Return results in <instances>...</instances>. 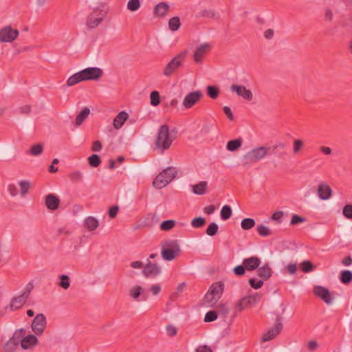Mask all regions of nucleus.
Here are the masks:
<instances>
[{"instance_id":"obj_1","label":"nucleus","mask_w":352,"mask_h":352,"mask_svg":"<svg viewBox=\"0 0 352 352\" xmlns=\"http://www.w3.org/2000/svg\"><path fill=\"white\" fill-rule=\"evenodd\" d=\"M286 144L281 142L275 143L271 147H267L265 146L255 147L243 156V160L245 161L244 165L256 163L268 155L270 154V153L276 154V151L278 149L284 150Z\"/></svg>"},{"instance_id":"obj_2","label":"nucleus","mask_w":352,"mask_h":352,"mask_svg":"<svg viewBox=\"0 0 352 352\" xmlns=\"http://www.w3.org/2000/svg\"><path fill=\"white\" fill-rule=\"evenodd\" d=\"M175 139V136L170 132L168 126L167 124H163L160 126L158 129L154 142L155 147L157 151L164 152L170 147Z\"/></svg>"},{"instance_id":"obj_3","label":"nucleus","mask_w":352,"mask_h":352,"mask_svg":"<svg viewBox=\"0 0 352 352\" xmlns=\"http://www.w3.org/2000/svg\"><path fill=\"white\" fill-rule=\"evenodd\" d=\"M177 171L175 168L170 166L163 170L155 178L153 184L154 187L161 189L168 184L176 177Z\"/></svg>"},{"instance_id":"obj_4","label":"nucleus","mask_w":352,"mask_h":352,"mask_svg":"<svg viewBox=\"0 0 352 352\" xmlns=\"http://www.w3.org/2000/svg\"><path fill=\"white\" fill-rule=\"evenodd\" d=\"M162 246V256L165 261H173L181 252L177 240L166 241Z\"/></svg>"},{"instance_id":"obj_5","label":"nucleus","mask_w":352,"mask_h":352,"mask_svg":"<svg viewBox=\"0 0 352 352\" xmlns=\"http://www.w3.org/2000/svg\"><path fill=\"white\" fill-rule=\"evenodd\" d=\"M186 54L187 51L184 50L175 56L164 67L163 74L166 77L173 75L181 67Z\"/></svg>"},{"instance_id":"obj_6","label":"nucleus","mask_w":352,"mask_h":352,"mask_svg":"<svg viewBox=\"0 0 352 352\" xmlns=\"http://www.w3.org/2000/svg\"><path fill=\"white\" fill-rule=\"evenodd\" d=\"M107 12L105 9L94 8L87 17V26L90 29L96 28L104 19Z\"/></svg>"},{"instance_id":"obj_7","label":"nucleus","mask_w":352,"mask_h":352,"mask_svg":"<svg viewBox=\"0 0 352 352\" xmlns=\"http://www.w3.org/2000/svg\"><path fill=\"white\" fill-rule=\"evenodd\" d=\"M261 298V295L256 293L254 295H250L241 298L236 304V307L239 311L252 307L257 304Z\"/></svg>"},{"instance_id":"obj_8","label":"nucleus","mask_w":352,"mask_h":352,"mask_svg":"<svg viewBox=\"0 0 352 352\" xmlns=\"http://www.w3.org/2000/svg\"><path fill=\"white\" fill-rule=\"evenodd\" d=\"M203 96L204 95L200 90L190 92L184 97L182 104L186 109H190L199 102Z\"/></svg>"},{"instance_id":"obj_9","label":"nucleus","mask_w":352,"mask_h":352,"mask_svg":"<svg viewBox=\"0 0 352 352\" xmlns=\"http://www.w3.org/2000/svg\"><path fill=\"white\" fill-rule=\"evenodd\" d=\"M46 318L44 314H37L32 323V329L34 333L39 336L43 334L46 327Z\"/></svg>"},{"instance_id":"obj_10","label":"nucleus","mask_w":352,"mask_h":352,"mask_svg":"<svg viewBox=\"0 0 352 352\" xmlns=\"http://www.w3.org/2000/svg\"><path fill=\"white\" fill-rule=\"evenodd\" d=\"M19 31L11 26H6L0 30V41L12 42L19 36Z\"/></svg>"},{"instance_id":"obj_11","label":"nucleus","mask_w":352,"mask_h":352,"mask_svg":"<svg viewBox=\"0 0 352 352\" xmlns=\"http://www.w3.org/2000/svg\"><path fill=\"white\" fill-rule=\"evenodd\" d=\"M282 329L283 324L280 322V317L277 316L276 318L275 325L263 334V342H267L273 340L280 333Z\"/></svg>"},{"instance_id":"obj_12","label":"nucleus","mask_w":352,"mask_h":352,"mask_svg":"<svg viewBox=\"0 0 352 352\" xmlns=\"http://www.w3.org/2000/svg\"><path fill=\"white\" fill-rule=\"evenodd\" d=\"M85 80H98L103 75V71L99 67H87L81 70Z\"/></svg>"},{"instance_id":"obj_13","label":"nucleus","mask_w":352,"mask_h":352,"mask_svg":"<svg viewBox=\"0 0 352 352\" xmlns=\"http://www.w3.org/2000/svg\"><path fill=\"white\" fill-rule=\"evenodd\" d=\"M230 90L232 92L236 93L237 96L242 97L245 100H252L253 98L252 91L243 85L233 84L230 86Z\"/></svg>"},{"instance_id":"obj_14","label":"nucleus","mask_w":352,"mask_h":352,"mask_svg":"<svg viewBox=\"0 0 352 352\" xmlns=\"http://www.w3.org/2000/svg\"><path fill=\"white\" fill-rule=\"evenodd\" d=\"M314 293L327 305L332 303L333 298L328 289L320 285L315 286L314 288Z\"/></svg>"},{"instance_id":"obj_15","label":"nucleus","mask_w":352,"mask_h":352,"mask_svg":"<svg viewBox=\"0 0 352 352\" xmlns=\"http://www.w3.org/2000/svg\"><path fill=\"white\" fill-rule=\"evenodd\" d=\"M210 45L204 43L197 46L193 54V58L195 63H201L204 56L210 51Z\"/></svg>"},{"instance_id":"obj_16","label":"nucleus","mask_w":352,"mask_h":352,"mask_svg":"<svg viewBox=\"0 0 352 352\" xmlns=\"http://www.w3.org/2000/svg\"><path fill=\"white\" fill-rule=\"evenodd\" d=\"M29 296L28 292H23L19 296L14 297L10 302V307L12 311H15L22 307L23 305L26 302Z\"/></svg>"},{"instance_id":"obj_17","label":"nucleus","mask_w":352,"mask_h":352,"mask_svg":"<svg viewBox=\"0 0 352 352\" xmlns=\"http://www.w3.org/2000/svg\"><path fill=\"white\" fill-rule=\"evenodd\" d=\"M161 269L160 266L157 264L152 263L151 262H148L142 270L143 274L146 278L156 276L159 275Z\"/></svg>"},{"instance_id":"obj_18","label":"nucleus","mask_w":352,"mask_h":352,"mask_svg":"<svg viewBox=\"0 0 352 352\" xmlns=\"http://www.w3.org/2000/svg\"><path fill=\"white\" fill-rule=\"evenodd\" d=\"M318 195L320 199L328 200L332 195V190L326 183L320 184L318 186Z\"/></svg>"},{"instance_id":"obj_19","label":"nucleus","mask_w":352,"mask_h":352,"mask_svg":"<svg viewBox=\"0 0 352 352\" xmlns=\"http://www.w3.org/2000/svg\"><path fill=\"white\" fill-rule=\"evenodd\" d=\"M129 116V113L125 111L119 112L113 120V128L116 130L120 129L128 120Z\"/></svg>"},{"instance_id":"obj_20","label":"nucleus","mask_w":352,"mask_h":352,"mask_svg":"<svg viewBox=\"0 0 352 352\" xmlns=\"http://www.w3.org/2000/svg\"><path fill=\"white\" fill-rule=\"evenodd\" d=\"M261 263V259L257 256H251L245 258L243 261V264L248 271H253L258 269Z\"/></svg>"},{"instance_id":"obj_21","label":"nucleus","mask_w":352,"mask_h":352,"mask_svg":"<svg viewBox=\"0 0 352 352\" xmlns=\"http://www.w3.org/2000/svg\"><path fill=\"white\" fill-rule=\"evenodd\" d=\"M60 204V199L54 194H49L45 197V206L51 210L58 209Z\"/></svg>"},{"instance_id":"obj_22","label":"nucleus","mask_w":352,"mask_h":352,"mask_svg":"<svg viewBox=\"0 0 352 352\" xmlns=\"http://www.w3.org/2000/svg\"><path fill=\"white\" fill-rule=\"evenodd\" d=\"M257 274L263 280H268L272 275V270L269 263H265L262 267H258Z\"/></svg>"},{"instance_id":"obj_23","label":"nucleus","mask_w":352,"mask_h":352,"mask_svg":"<svg viewBox=\"0 0 352 352\" xmlns=\"http://www.w3.org/2000/svg\"><path fill=\"white\" fill-rule=\"evenodd\" d=\"M38 342V339L34 335H28L23 338L21 341L22 349L26 350L31 346H35Z\"/></svg>"},{"instance_id":"obj_24","label":"nucleus","mask_w":352,"mask_h":352,"mask_svg":"<svg viewBox=\"0 0 352 352\" xmlns=\"http://www.w3.org/2000/svg\"><path fill=\"white\" fill-rule=\"evenodd\" d=\"M170 9L169 6L165 2L157 3L154 8V14L158 17H164Z\"/></svg>"},{"instance_id":"obj_25","label":"nucleus","mask_w":352,"mask_h":352,"mask_svg":"<svg viewBox=\"0 0 352 352\" xmlns=\"http://www.w3.org/2000/svg\"><path fill=\"white\" fill-rule=\"evenodd\" d=\"M223 288H224V284L223 283V282L219 281V282L213 283L210 287V289L208 291H210V292L214 294V296H216V298H220V297L223 293Z\"/></svg>"},{"instance_id":"obj_26","label":"nucleus","mask_w":352,"mask_h":352,"mask_svg":"<svg viewBox=\"0 0 352 352\" xmlns=\"http://www.w3.org/2000/svg\"><path fill=\"white\" fill-rule=\"evenodd\" d=\"M82 81H85V80L82 72L80 71L68 78L67 80V85L71 87Z\"/></svg>"},{"instance_id":"obj_27","label":"nucleus","mask_w":352,"mask_h":352,"mask_svg":"<svg viewBox=\"0 0 352 352\" xmlns=\"http://www.w3.org/2000/svg\"><path fill=\"white\" fill-rule=\"evenodd\" d=\"M99 226V221L94 217H88L85 219V226L89 231L95 230Z\"/></svg>"},{"instance_id":"obj_28","label":"nucleus","mask_w":352,"mask_h":352,"mask_svg":"<svg viewBox=\"0 0 352 352\" xmlns=\"http://www.w3.org/2000/svg\"><path fill=\"white\" fill-rule=\"evenodd\" d=\"M143 292L144 289L141 286L135 285L129 289V294L133 300L139 301V298L141 296Z\"/></svg>"},{"instance_id":"obj_29","label":"nucleus","mask_w":352,"mask_h":352,"mask_svg":"<svg viewBox=\"0 0 352 352\" xmlns=\"http://www.w3.org/2000/svg\"><path fill=\"white\" fill-rule=\"evenodd\" d=\"M242 142L243 141L241 138L228 141L226 145V148L229 151H236L241 146Z\"/></svg>"},{"instance_id":"obj_30","label":"nucleus","mask_w":352,"mask_h":352,"mask_svg":"<svg viewBox=\"0 0 352 352\" xmlns=\"http://www.w3.org/2000/svg\"><path fill=\"white\" fill-rule=\"evenodd\" d=\"M207 186V182L201 181L199 184L192 186V191L195 194L201 195L206 193Z\"/></svg>"},{"instance_id":"obj_31","label":"nucleus","mask_w":352,"mask_h":352,"mask_svg":"<svg viewBox=\"0 0 352 352\" xmlns=\"http://www.w3.org/2000/svg\"><path fill=\"white\" fill-rule=\"evenodd\" d=\"M90 110L88 107H85L76 116V125L80 126L89 115Z\"/></svg>"},{"instance_id":"obj_32","label":"nucleus","mask_w":352,"mask_h":352,"mask_svg":"<svg viewBox=\"0 0 352 352\" xmlns=\"http://www.w3.org/2000/svg\"><path fill=\"white\" fill-rule=\"evenodd\" d=\"M340 279L342 283L348 285L352 281V272L344 270L340 273Z\"/></svg>"},{"instance_id":"obj_33","label":"nucleus","mask_w":352,"mask_h":352,"mask_svg":"<svg viewBox=\"0 0 352 352\" xmlns=\"http://www.w3.org/2000/svg\"><path fill=\"white\" fill-rule=\"evenodd\" d=\"M219 299V298H216V296L210 291H208L204 296L205 303L209 307H212L216 304Z\"/></svg>"},{"instance_id":"obj_34","label":"nucleus","mask_w":352,"mask_h":352,"mask_svg":"<svg viewBox=\"0 0 352 352\" xmlns=\"http://www.w3.org/2000/svg\"><path fill=\"white\" fill-rule=\"evenodd\" d=\"M181 26L180 19L178 16L171 18L168 21V28L173 31H177Z\"/></svg>"},{"instance_id":"obj_35","label":"nucleus","mask_w":352,"mask_h":352,"mask_svg":"<svg viewBox=\"0 0 352 352\" xmlns=\"http://www.w3.org/2000/svg\"><path fill=\"white\" fill-rule=\"evenodd\" d=\"M232 208L230 206L228 205L223 206L220 212L221 218L223 220H227L230 219L232 216Z\"/></svg>"},{"instance_id":"obj_36","label":"nucleus","mask_w":352,"mask_h":352,"mask_svg":"<svg viewBox=\"0 0 352 352\" xmlns=\"http://www.w3.org/2000/svg\"><path fill=\"white\" fill-rule=\"evenodd\" d=\"M60 281L58 283V285L64 289H67L70 287V278L69 276L62 274L59 276Z\"/></svg>"},{"instance_id":"obj_37","label":"nucleus","mask_w":352,"mask_h":352,"mask_svg":"<svg viewBox=\"0 0 352 352\" xmlns=\"http://www.w3.org/2000/svg\"><path fill=\"white\" fill-rule=\"evenodd\" d=\"M256 224L254 219L252 218H245L241 221V226L243 230H248L252 228Z\"/></svg>"},{"instance_id":"obj_38","label":"nucleus","mask_w":352,"mask_h":352,"mask_svg":"<svg viewBox=\"0 0 352 352\" xmlns=\"http://www.w3.org/2000/svg\"><path fill=\"white\" fill-rule=\"evenodd\" d=\"M175 220H166L161 223L160 229L163 231H169L175 227Z\"/></svg>"},{"instance_id":"obj_39","label":"nucleus","mask_w":352,"mask_h":352,"mask_svg":"<svg viewBox=\"0 0 352 352\" xmlns=\"http://www.w3.org/2000/svg\"><path fill=\"white\" fill-rule=\"evenodd\" d=\"M126 8L131 12L137 11L140 8V0H129Z\"/></svg>"},{"instance_id":"obj_40","label":"nucleus","mask_w":352,"mask_h":352,"mask_svg":"<svg viewBox=\"0 0 352 352\" xmlns=\"http://www.w3.org/2000/svg\"><path fill=\"white\" fill-rule=\"evenodd\" d=\"M88 162L91 166L96 168L100 164L101 160L99 155L97 154H93L88 157Z\"/></svg>"},{"instance_id":"obj_41","label":"nucleus","mask_w":352,"mask_h":352,"mask_svg":"<svg viewBox=\"0 0 352 352\" xmlns=\"http://www.w3.org/2000/svg\"><path fill=\"white\" fill-rule=\"evenodd\" d=\"M219 94V90L217 87L211 85L207 87V94L210 98L216 99Z\"/></svg>"},{"instance_id":"obj_42","label":"nucleus","mask_w":352,"mask_h":352,"mask_svg":"<svg viewBox=\"0 0 352 352\" xmlns=\"http://www.w3.org/2000/svg\"><path fill=\"white\" fill-rule=\"evenodd\" d=\"M257 232L261 236H268L272 234L270 229L264 225L258 226Z\"/></svg>"},{"instance_id":"obj_43","label":"nucleus","mask_w":352,"mask_h":352,"mask_svg":"<svg viewBox=\"0 0 352 352\" xmlns=\"http://www.w3.org/2000/svg\"><path fill=\"white\" fill-rule=\"evenodd\" d=\"M218 229H219L218 225L216 223L212 222V223H210L209 226H208V228L206 230V233L208 236H212L217 233Z\"/></svg>"},{"instance_id":"obj_44","label":"nucleus","mask_w":352,"mask_h":352,"mask_svg":"<svg viewBox=\"0 0 352 352\" xmlns=\"http://www.w3.org/2000/svg\"><path fill=\"white\" fill-rule=\"evenodd\" d=\"M314 265L309 261H304L300 263V269L303 272L308 273L314 270Z\"/></svg>"},{"instance_id":"obj_45","label":"nucleus","mask_w":352,"mask_h":352,"mask_svg":"<svg viewBox=\"0 0 352 352\" xmlns=\"http://www.w3.org/2000/svg\"><path fill=\"white\" fill-rule=\"evenodd\" d=\"M151 104L153 106H157L160 103V94L157 91H153L150 95Z\"/></svg>"},{"instance_id":"obj_46","label":"nucleus","mask_w":352,"mask_h":352,"mask_svg":"<svg viewBox=\"0 0 352 352\" xmlns=\"http://www.w3.org/2000/svg\"><path fill=\"white\" fill-rule=\"evenodd\" d=\"M43 147L42 144H34L31 147L30 153L32 154V155L36 156V155L41 154L43 153Z\"/></svg>"},{"instance_id":"obj_47","label":"nucleus","mask_w":352,"mask_h":352,"mask_svg":"<svg viewBox=\"0 0 352 352\" xmlns=\"http://www.w3.org/2000/svg\"><path fill=\"white\" fill-rule=\"evenodd\" d=\"M206 223V220L204 217H196L195 218L192 222L191 226L194 228H201L204 226Z\"/></svg>"},{"instance_id":"obj_48","label":"nucleus","mask_w":352,"mask_h":352,"mask_svg":"<svg viewBox=\"0 0 352 352\" xmlns=\"http://www.w3.org/2000/svg\"><path fill=\"white\" fill-rule=\"evenodd\" d=\"M217 318V312L216 311H210L206 313L204 318V321L210 322L214 321Z\"/></svg>"},{"instance_id":"obj_49","label":"nucleus","mask_w":352,"mask_h":352,"mask_svg":"<svg viewBox=\"0 0 352 352\" xmlns=\"http://www.w3.org/2000/svg\"><path fill=\"white\" fill-rule=\"evenodd\" d=\"M304 144L301 140L296 139L294 140L293 142V153L294 154H296L300 151V150L302 148Z\"/></svg>"},{"instance_id":"obj_50","label":"nucleus","mask_w":352,"mask_h":352,"mask_svg":"<svg viewBox=\"0 0 352 352\" xmlns=\"http://www.w3.org/2000/svg\"><path fill=\"white\" fill-rule=\"evenodd\" d=\"M217 315H220L226 318L229 313V309L226 305L221 304L217 307Z\"/></svg>"},{"instance_id":"obj_51","label":"nucleus","mask_w":352,"mask_h":352,"mask_svg":"<svg viewBox=\"0 0 352 352\" xmlns=\"http://www.w3.org/2000/svg\"><path fill=\"white\" fill-rule=\"evenodd\" d=\"M342 214L347 219H352V204L346 205L343 208Z\"/></svg>"},{"instance_id":"obj_52","label":"nucleus","mask_w":352,"mask_h":352,"mask_svg":"<svg viewBox=\"0 0 352 352\" xmlns=\"http://www.w3.org/2000/svg\"><path fill=\"white\" fill-rule=\"evenodd\" d=\"M306 221L305 218L300 217L298 214H293L290 223L292 225H296L300 223H304Z\"/></svg>"},{"instance_id":"obj_53","label":"nucleus","mask_w":352,"mask_h":352,"mask_svg":"<svg viewBox=\"0 0 352 352\" xmlns=\"http://www.w3.org/2000/svg\"><path fill=\"white\" fill-rule=\"evenodd\" d=\"M245 270H246V268H245V265L243 264V265L236 266L233 269V272H234V274L236 276H243L245 273Z\"/></svg>"},{"instance_id":"obj_54","label":"nucleus","mask_w":352,"mask_h":352,"mask_svg":"<svg viewBox=\"0 0 352 352\" xmlns=\"http://www.w3.org/2000/svg\"><path fill=\"white\" fill-rule=\"evenodd\" d=\"M19 186L21 188V193L24 195L27 193L30 188V183L26 181H21L19 182Z\"/></svg>"},{"instance_id":"obj_55","label":"nucleus","mask_w":352,"mask_h":352,"mask_svg":"<svg viewBox=\"0 0 352 352\" xmlns=\"http://www.w3.org/2000/svg\"><path fill=\"white\" fill-rule=\"evenodd\" d=\"M249 283L251 287L255 289L261 288L263 285V280H258L256 281L254 278H250Z\"/></svg>"},{"instance_id":"obj_56","label":"nucleus","mask_w":352,"mask_h":352,"mask_svg":"<svg viewBox=\"0 0 352 352\" xmlns=\"http://www.w3.org/2000/svg\"><path fill=\"white\" fill-rule=\"evenodd\" d=\"M166 330L167 334L170 337L175 336L177 333V329L176 328V327L171 324L167 325L166 327Z\"/></svg>"},{"instance_id":"obj_57","label":"nucleus","mask_w":352,"mask_h":352,"mask_svg":"<svg viewBox=\"0 0 352 352\" xmlns=\"http://www.w3.org/2000/svg\"><path fill=\"white\" fill-rule=\"evenodd\" d=\"M70 179L72 181L80 182L82 179V174L80 171H75L70 175Z\"/></svg>"},{"instance_id":"obj_58","label":"nucleus","mask_w":352,"mask_h":352,"mask_svg":"<svg viewBox=\"0 0 352 352\" xmlns=\"http://www.w3.org/2000/svg\"><path fill=\"white\" fill-rule=\"evenodd\" d=\"M318 348V343L316 340H311L307 344V349L309 351H314Z\"/></svg>"},{"instance_id":"obj_59","label":"nucleus","mask_w":352,"mask_h":352,"mask_svg":"<svg viewBox=\"0 0 352 352\" xmlns=\"http://www.w3.org/2000/svg\"><path fill=\"white\" fill-rule=\"evenodd\" d=\"M118 210H119V207L118 206H111L109 208V217L111 219L116 217L117 215V213L118 212Z\"/></svg>"},{"instance_id":"obj_60","label":"nucleus","mask_w":352,"mask_h":352,"mask_svg":"<svg viewBox=\"0 0 352 352\" xmlns=\"http://www.w3.org/2000/svg\"><path fill=\"white\" fill-rule=\"evenodd\" d=\"M102 148V143L98 141H94L92 144L91 150L95 152L100 151Z\"/></svg>"},{"instance_id":"obj_61","label":"nucleus","mask_w":352,"mask_h":352,"mask_svg":"<svg viewBox=\"0 0 352 352\" xmlns=\"http://www.w3.org/2000/svg\"><path fill=\"white\" fill-rule=\"evenodd\" d=\"M20 113L28 115L31 112V106L28 104L23 105L19 108Z\"/></svg>"},{"instance_id":"obj_62","label":"nucleus","mask_w":352,"mask_h":352,"mask_svg":"<svg viewBox=\"0 0 352 352\" xmlns=\"http://www.w3.org/2000/svg\"><path fill=\"white\" fill-rule=\"evenodd\" d=\"M8 189L12 196H16L18 194L17 188L14 184H10Z\"/></svg>"},{"instance_id":"obj_63","label":"nucleus","mask_w":352,"mask_h":352,"mask_svg":"<svg viewBox=\"0 0 352 352\" xmlns=\"http://www.w3.org/2000/svg\"><path fill=\"white\" fill-rule=\"evenodd\" d=\"M283 216V212L282 211H277L272 214V219L280 222Z\"/></svg>"},{"instance_id":"obj_64","label":"nucleus","mask_w":352,"mask_h":352,"mask_svg":"<svg viewBox=\"0 0 352 352\" xmlns=\"http://www.w3.org/2000/svg\"><path fill=\"white\" fill-rule=\"evenodd\" d=\"M196 352H212L211 348L207 345H202L196 349Z\"/></svg>"}]
</instances>
